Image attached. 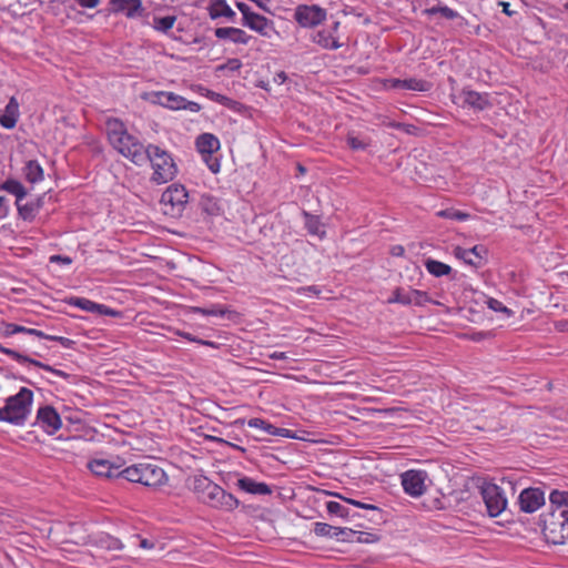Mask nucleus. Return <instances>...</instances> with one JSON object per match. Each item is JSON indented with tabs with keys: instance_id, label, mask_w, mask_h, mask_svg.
Returning <instances> with one entry per match:
<instances>
[{
	"instance_id": "nucleus-13",
	"label": "nucleus",
	"mask_w": 568,
	"mask_h": 568,
	"mask_svg": "<svg viewBox=\"0 0 568 568\" xmlns=\"http://www.w3.org/2000/svg\"><path fill=\"white\" fill-rule=\"evenodd\" d=\"M426 474L420 470H407L402 474L404 491L413 497L422 496L426 490Z\"/></svg>"
},
{
	"instance_id": "nucleus-38",
	"label": "nucleus",
	"mask_w": 568,
	"mask_h": 568,
	"mask_svg": "<svg viewBox=\"0 0 568 568\" xmlns=\"http://www.w3.org/2000/svg\"><path fill=\"white\" fill-rule=\"evenodd\" d=\"M176 21L175 16L155 17L153 19V28L156 31L166 33L171 30Z\"/></svg>"
},
{
	"instance_id": "nucleus-31",
	"label": "nucleus",
	"mask_w": 568,
	"mask_h": 568,
	"mask_svg": "<svg viewBox=\"0 0 568 568\" xmlns=\"http://www.w3.org/2000/svg\"><path fill=\"white\" fill-rule=\"evenodd\" d=\"M0 190H3L6 192L14 195L16 196V204H19V202H21L26 197V195H27V190L23 186V184L20 181L14 180V179L6 180L0 185Z\"/></svg>"
},
{
	"instance_id": "nucleus-56",
	"label": "nucleus",
	"mask_w": 568,
	"mask_h": 568,
	"mask_svg": "<svg viewBox=\"0 0 568 568\" xmlns=\"http://www.w3.org/2000/svg\"><path fill=\"white\" fill-rule=\"evenodd\" d=\"M556 328L560 332L568 331V322L560 321V322L556 323Z\"/></svg>"
},
{
	"instance_id": "nucleus-26",
	"label": "nucleus",
	"mask_w": 568,
	"mask_h": 568,
	"mask_svg": "<svg viewBox=\"0 0 568 568\" xmlns=\"http://www.w3.org/2000/svg\"><path fill=\"white\" fill-rule=\"evenodd\" d=\"M247 425L252 428L262 429L268 435L294 438L290 429L275 427L274 425L270 424L268 422L262 418H251L247 422Z\"/></svg>"
},
{
	"instance_id": "nucleus-45",
	"label": "nucleus",
	"mask_w": 568,
	"mask_h": 568,
	"mask_svg": "<svg viewBox=\"0 0 568 568\" xmlns=\"http://www.w3.org/2000/svg\"><path fill=\"white\" fill-rule=\"evenodd\" d=\"M488 307L495 312H504V313H507L508 315L511 313L510 310H508L501 302H499L498 300H495V298H489L488 302Z\"/></svg>"
},
{
	"instance_id": "nucleus-42",
	"label": "nucleus",
	"mask_w": 568,
	"mask_h": 568,
	"mask_svg": "<svg viewBox=\"0 0 568 568\" xmlns=\"http://www.w3.org/2000/svg\"><path fill=\"white\" fill-rule=\"evenodd\" d=\"M437 215L440 217H445V219H449V220H458V221H466L469 219L468 213H465V212H462L458 210H454V209L442 210V211L437 212Z\"/></svg>"
},
{
	"instance_id": "nucleus-37",
	"label": "nucleus",
	"mask_w": 568,
	"mask_h": 568,
	"mask_svg": "<svg viewBox=\"0 0 568 568\" xmlns=\"http://www.w3.org/2000/svg\"><path fill=\"white\" fill-rule=\"evenodd\" d=\"M551 507L568 510V491L552 490L549 496Z\"/></svg>"
},
{
	"instance_id": "nucleus-17",
	"label": "nucleus",
	"mask_w": 568,
	"mask_h": 568,
	"mask_svg": "<svg viewBox=\"0 0 568 568\" xmlns=\"http://www.w3.org/2000/svg\"><path fill=\"white\" fill-rule=\"evenodd\" d=\"M77 545H88V544H94L95 546L100 547L101 549L115 551L123 549V544L120 539L112 537L108 534H101L97 536L93 540L90 536H83L79 540L73 541Z\"/></svg>"
},
{
	"instance_id": "nucleus-39",
	"label": "nucleus",
	"mask_w": 568,
	"mask_h": 568,
	"mask_svg": "<svg viewBox=\"0 0 568 568\" xmlns=\"http://www.w3.org/2000/svg\"><path fill=\"white\" fill-rule=\"evenodd\" d=\"M346 143L354 151H364L371 145L369 139L359 138L353 133L347 134Z\"/></svg>"
},
{
	"instance_id": "nucleus-14",
	"label": "nucleus",
	"mask_w": 568,
	"mask_h": 568,
	"mask_svg": "<svg viewBox=\"0 0 568 568\" xmlns=\"http://www.w3.org/2000/svg\"><path fill=\"white\" fill-rule=\"evenodd\" d=\"M545 504V494L539 488H525L518 497V505L521 511L531 514Z\"/></svg>"
},
{
	"instance_id": "nucleus-36",
	"label": "nucleus",
	"mask_w": 568,
	"mask_h": 568,
	"mask_svg": "<svg viewBox=\"0 0 568 568\" xmlns=\"http://www.w3.org/2000/svg\"><path fill=\"white\" fill-rule=\"evenodd\" d=\"M69 304L91 313H97V310L101 308L100 304L84 297H71Z\"/></svg>"
},
{
	"instance_id": "nucleus-34",
	"label": "nucleus",
	"mask_w": 568,
	"mask_h": 568,
	"mask_svg": "<svg viewBox=\"0 0 568 568\" xmlns=\"http://www.w3.org/2000/svg\"><path fill=\"white\" fill-rule=\"evenodd\" d=\"M425 267L428 273L436 277L448 275L452 272V267L449 265L433 258H427L425 261Z\"/></svg>"
},
{
	"instance_id": "nucleus-3",
	"label": "nucleus",
	"mask_w": 568,
	"mask_h": 568,
	"mask_svg": "<svg viewBox=\"0 0 568 568\" xmlns=\"http://www.w3.org/2000/svg\"><path fill=\"white\" fill-rule=\"evenodd\" d=\"M33 399V393L22 387L18 394L10 396L6 405L0 407V422H7L14 425H22L27 420Z\"/></svg>"
},
{
	"instance_id": "nucleus-53",
	"label": "nucleus",
	"mask_w": 568,
	"mask_h": 568,
	"mask_svg": "<svg viewBox=\"0 0 568 568\" xmlns=\"http://www.w3.org/2000/svg\"><path fill=\"white\" fill-rule=\"evenodd\" d=\"M194 312L195 313H200L202 315H217V314H222V312L217 313L215 310H205V308H201V307H195Z\"/></svg>"
},
{
	"instance_id": "nucleus-43",
	"label": "nucleus",
	"mask_w": 568,
	"mask_h": 568,
	"mask_svg": "<svg viewBox=\"0 0 568 568\" xmlns=\"http://www.w3.org/2000/svg\"><path fill=\"white\" fill-rule=\"evenodd\" d=\"M326 509H327L328 514L336 515L342 518H346L349 516V510L345 506H343L342 504H339L337 501H328L326 504Z\"/></svg>"
},
{
	"instance_id": "nucleus-7",
	"label": "nucleus",
	"mask_w": 568,
	"mask_h": 568,
	"mask_svg": "<svg viewBox=\"0 0 568 568\" xmlns=\"http://www.w3.org/2000/svg\"><path fill=\"white\" fill-rule=\"evenodd\" d=\"M195 145L202 154L203 161L212 173H219L221 169L220 160L214 155L220 150V141L212 133H202L196 138Z\"/></svg>"
},
{
	"instance_id": "nucleus-16",
	"label": "nucleus",
	"mask_w": 568,
	"mask_h": 568,
	"mask_svg": "<svg viewBox=\"0 0 568 568\" xmlns=\"http://www.w3.org/2000/svg\"><path fill=\"white\" fill-rule=\"evenodd\" d=\"M111 12L124 13L126 18L141 17L144 12L141 0H110Z\"/></svg>"
},
{
	"instance_id": "nucleus-41",
	"label": "nucleus",
	"mask_w": 568,
	"mask_h": 568,
	"mask_svg": "<svg viewBox=\"0 0 568 568\" xmlns=\"http://www.w3.org/2000/svg\"><path fill=\"white\" fill-rule=\"evenodd\" d=\"M213 484L205 476H195L193 479V490L197 494L199 499H202L203 496L209 490L210 486Z\"/></svg>"
},
{
	"instance_id": "nucleus-8",
	"label": "nucleus",
	"mask_w": 568,
	"mask_h": 568,
	"mask_svg": "<svg viewBox=\"0 0 568 568\" xmlns=\"http://www.w3.org/2000/svg\"><path fill=\"white\" fill-rule=\"evenodd\" d=\"M480 494L490 517H497L506 509L507 498L500 486L486 483L481 486Z\"/></svg>"
},
{
	"instance_id": "nucleus-22",
	"label": "nucleus",
	"mask_w": 568,
	"mask_h": 568,
	"mask_svg": "<svg viewBox=\"0 0 568 568\" xmlns=\"http://www.w3.org/2000/svg\"><path fill=\"white\" fill-rule=\"evenodd\" d=\"M0 352L3 353V354H7L9 356H11L12 358H14L16 361L20 362V363H29V364H32L34 366H38L42 369H45L50 373H52L53 375H57V376H60V377H63L65 378L68 375L62 372V371H59V369H55L47 364H43L39 361H36L33 358H30L26 355H22L21 353L12 349V348H8V347H4L0 344Z\"/></svg>"
},
{
	"instance_id": "nucleus-49",
	"label": "nucleus",
	"mask_w": 568,
	"mask_h": 568,
	"mask_svg": "<svg viewBox=\"0 0 568 568\" xmlns=\"http://www.w3.org/2000/svg\"><path fill=\"white\" fill-rule=\"evenodd\" d=\"M241 67L242 63L239 59H230L225 65L221 67V69L227 68L232 71H235L239 70Z\"/></svg>"
},
{
	"instance_id": "nucleus-27",
	"label": "nucleus",
	"mask_w": 568,
	"mask_h": 568,
	"mask_svg": "<svg viewBox=\"0 0 568 568\" xmlns=\"http://www.w3.org/2000/svg\"><path fill=\"white\" fill-rule=\"evenodd\" d=\"M237 486L242 490L253 495H270L272 489L265 483H257L250 477H242L237 480Z\"/></svg>"
},
{
	"instance_id": "nucleus-47",
	"label": "nucleus",
	"mask_w": 568,
	"mask_h": 568,
	"mask_svg": "<svg viewBox=\"0 0 568 568\" xmlns=\"http://www.w3.org/2000/svg\"><path fill=\"white\" fill-rule=\"evenodd\" d=\"M180 335L184 338H186L187 341L190 342H196V343H200L202 345H207V346H214V343L213 342H209V341H203V339H199L194 336H192L190 333H180Z\"/></svg>"
},
{
	"instance_id": "nucleus-30",
	"label": "nucleus",
	"mask_w": 568,
	"mask_h": 568,
	"mask_svg": "<svg viewBox=\"0 0 568 568\" xmlns=\"http://www.w3.org/2000/svg\"><path fill=\"white\" fill-rule=\"evenodd\" d=\"M313 41L324 49L335 50L341 47V43L334 38L333 32L329 30H320L315 32Z\"/></svg>"
},
{
	"instance_id": "nucleus-54",
	"label": "nucleus",
	"mask_w": 568,
	"mask_h": 568,
	"mask_svg": "<svg viewBox=\"0 0 568 568\" xmlns=\"http://www.w3.org/2000/svg\"><path fill=\"white\" fill-rule=\"evenodd\" d=\"M404 247L402 245H395L392 247V251L390 253L394 255V256H403L404 255Z\"/></svg>"
},
{
	"instance_id": "nucleus-46",
	"label": "nucleus",
	"mask_w": 568,
	"mask_h": 568,
	"mask_svg": "<svg viewBox=\"0 0 568 568\" xmlns=\"http://www.w3.org/2000/svg\"><path fill=\"white\" fill-rule=\"evenodd\" d=\"M236 7L243 16V22L247 20V18L254 12L251 11L250 7L244 2H236Z\"/></svg>"
},
{
	"instance_id": "nucleus-33",
	"label": "nucleus",
	"mask_w": 568,
	"mask_h": 568,
	"mask_svg": "<svg viewBox=\"0 0 568 568\" xmlns=\"http://www.w3.org/2000/svg\"><path fill=\"white\" fill-rule=\"evenodd\" d=\"M485 253H486V250L481 245H475L474 247H471L469 250H465V248H462V247H457L455 250V255L457 257L464 260V262L469 264V265H476V262L471 257V255H474L477 258H481L483 254H485Z\"/></svg>"
},
{
	"instance_id": "nucleus-55",
	"label": "nucleus",
	"mask_w": 568,
	"mask_h": 568,
	"mask_svg": "<svg viewBox=\"0 0 568 568\" xmlns=\"http://www.w3.org/2000/svg\"><path fill=\"white\" fill-rule=\"evenodd\" d=\"M271 359H286L287 355L284 352H273L268 355Z\"/></svg>"
},
{
	"instance_id": "nucleus-6",
	"label": "nucleus",
	"mask_w": 568,
	"mask_h": 568,
	"mask_svg": "<svg viewBox=\"0 0 568 568\" xmlns=\"http://www.w3.org/2000/svg\"><path fill=\"white\" fill-rule=\"evenodd\" d=\"M189 194L181 184L170 185L161 196V204L166 215L180 216L187 204Z\"/></svg>"
},
{
	"instance_id": "nucleus-4",
	"label": "nucleus",
	"mask_w": 568,
	"mask_h": 568,
	"mask_svg": "<svg viewBox=\"0 0 568 568\" xmlns=\"http://www.w3.org/2000/svg\"><path fill=\"white\" fill-rule=\"evenodd\" d=\"M542 532L546 540L554 545L568 541V510L552 507L542 516Z\"/></svg>"
},
{
	"instance_id": "nucleus-51",
	"label": "nucleus",
	"mask_w": 568,
	"mask_h": 568,
	"mask_svg": "<svg viewBox=\"0 0 568 568\" xmlns=\"http://www.w3.org/2000/svg\"><path fill=\"white\" fill-rule=\"evenodd\" d=\"M83 8H95L100 0H75Z\"/></svg>"
},
{
	"instance_id": "nucleus-5",
	"label": "nucleus",
	"mask_w": 568,
	"mask_h": 568,
	"mask_svg": "<svg viewBox=\"0 0 568 568\" xmlns=\"http://www.w3.org/2000/svg\"><path fill=\"white\" fill-rule=\"evenodd\" d=\"M124 477L131 483H138L146 487H158L168 480L163 468L153 463H139L124 468Z\"/></svg>"
},
{
	"instance_id": "nucleus-52",
	"label": "nucleus",
	"mask_w": 568,
	"mask_h": 568,
	"mask_svg": "<svg viewBox=\"0 0 568 568\" xmlns=\"http://www.w3.org/2000/svg\"><path fill=\"white\" fill-rule=\"evenodd\" d=\"M387 83L389 85V88H393V89H403V80L400 79H389L387 80Z\"/></svg>"
},
{
	"instance_id": "nucleus-29",
	"label": "nucleus",
	"mask_w": 568,
	"mask_h": 568,
	"mask_svg": "<svg viewBox=\"0 0 568 568\" xmlns=\"http://www.w3.org/2000/svg\"><path fill=\"white\" fill-rule=\"evenodd\" d=\"M314 532L317 536L331 538H338L341 535H346L347 532L355 534V531H353L352 529H342L325 523H315Z\"/></svg>"
},
{
	"instance_id": "nucleus-19",
	"label": "nucleus",
	"mask_w": 568,
	"mask_h": 568,
	"mask_svg": "<svg viewBox=\"0 0 568 568\" xmlns=\"http://www.w3.org/2000/svg\"><path fill=\"white\" fill-rule=\"evenodd\" d=\"M463 106H468L475 111H483L490 106L487 93H479L473 90H463L459 94Z\"/></svg>"
},
{
	"instance_id": "nucleus-15",
	"label": "nucleus",
	"mask_w": 568,
	"mask_h": 568,
	"mask_svg": "<svg viewBox=\"0 0 568 568\" xmlns=\"http://www.w3.org/2000/svg\"><path fill=\"white\" fill-rule=\"evenodd\" d=\"M388 302L399 303L403 305H424L430 302V298L428 297L427 293L418 290L396 288Z\"/></svg>"
},
{
	"instance_id": "nucleus-58",
	"label": "nucleus",
	"mask_w": 568,
	"mask_h": 568,
	"mask_svg": "<svg viewBox=\"0 0 568 568\" xmlns=\"http://www.w3.org/2000/svg\"><path fill=\"white\" fill-rule=\"evenodd\" d=\"M500 4L503 6L504 13H506L508 16L513 14V11H510V9H509L510 4L508 2H500Z\"/></svg>"
},
{
	"instance_id": "nucleus-40",
	"label": "nucleus",
	"mask_w": 568,
	"mask_h": 568,
	"mask_svg": "<svg viewBox=\"0 0 568 568\" xmlns=\"http://www.w3.org/2000/svg\"><path fill=\"white\" fill-rule=\"evenodd\" d=\"M424 13L427 16H435L439 13L442 17L448 20H453L458 17V13L455 10L448 8L447 6H436L427 8L424 10Z\"/></svg>"
},
{
	"instance_id": "nucleus-12",
	"label": "nucleus",
	"mask_w": 568,
	"mask_h": 568,
	"mask_svg": "<svg viewBox=\"0 0 568 568\" xmlns=\"http://www.w3.org/2000/svg\"><path fill=\"white\" fill-rule=\"evenodd\" d=\"M326 18V11L318 6H298L295 10V20L304 28L320 24Z\"/></svg>"
},
{
	"instance_id": "nucleus-25",
	"label": "nucleus",
	"mask_w": 568,
	"mask_h": 568,
	"mask_svg": "<svg viewBox=\"0 0 568 568\" xmlns=\"http://www.w3.org/2000/svg\"><path fill=\"white\" fill-rule=\"evenodd\" d=\"M19 119V102L11 97L6 105L3 114L0 115V124L6 129H13Z\"/></svg>"
},
{
	"instance_id": "nucleus-48",
	"label": "nucleus",
	"mask_w": 568,
	"mask_h": 568,
	"mask_svg": "<svg viewBox=\"0 0 568 568\" xmlns=\"http://www.w3.org/2000/svg\"><path fill=\"white\" fill-rule=\"evenodd\" d=\"M50 262L51 263H63V264L69 265L72 263V258L69 256H63V255H52V256H50Z\"/></svg>"
},
{
	"instance_id": "nucleus-62",
	"label": "nucleus",
	"mask_w": 568,
	"mask_h": 568,
	"mask_svg": "<svg viewBox=\"0 0 568 568\" xmlns=\"http://www.w3.org/2000/svg\"><path fill=\"white\" fill-rule=\"evenodd\" d=\"M298 170H300V172H304L305 171V169L302 165L298 166Z\"/></svg>"
},
{
	"instance_id": "nucleus-1",
	"label": "nucleus",
	"mask_w": 568,
	"mask_h": 568,
	"mask_svg": "<svg viewBox=\"0 0 568 568\" xmlns=\"http://www.w3.org/2000/svg\"><path fill=\"white\" fill-rule=\"evenodd\" d=\"M108 138L112 146L136 165L145 163V148L135 136L128 133L125 125L118 119L106 122Z\"/></svg>"
},
{
	"instance_id": "nucleus-59",
	"label": "nucleus",
	"mask_w": 568,
	"mask_h": 568,
	"mask_svg": "<svg viewBox=\"0 0 568 568\" xmlns=\"http://www.w3.org/2000/svg\"><path fill=\"white\" fill-rule=\"evenodd\" d=\"M308 229H310V231H311V232H313V233H316V231H317V230H316V227H315V223H313V222H310V223H308Z\"/></svg>"
},
{
	"instance_id": "nucleus-21",
	"label": "nucleus",
	"mask_w": 568,
	"mask_h": 568,
	"mask_svg": "<svg viewBox=\"0 0 568 568\" xmlns=\"http://www.w3.org/2000/svg\"><path fill=\"white\" fill-rule=\"evenodd\" d=\"M214 34L217 39H227L236 44H247L252 38L244 30L233 27L216 28Z\"/></svg>"
},
{
	"instance_id": "nucleus-28",
	"label": "nucleus",
	"mask_w": 568,
	"mask_h": 568,
	"mask_svg": "<svg viewBox=\"0 0 568 568\" xmlns=\"http://www.w3.org/2000/svg\"><path fill=\"white\" fill-rule=\"evenodd\" d=\"M42 197L28 201L27 203L19 202L17 205L20 217L24 221H32L42 207Z\"/></svg>"
},
{
	"instance_id": "nucleus-32",
	"label": "nucleus",
	"mask_w": 568,
	"mask_h": 568,
	"mask_svg": "<svg viewBox=\"0 0 568 568\" xmlns=\"http://www.w3.org/2000/svg\"><path fill=\"white\" fill-rule=\"evenodd\" d=\"M23 174L26 180L30 183H38L43 180V169L36 160L26 162Z\"/></svg>"
},
{
	"instance_id": "nucleus-57",
	"label": "nucleus",
	"mask_w": 568,
	"mask_h": 568,
	"mask_svg": "<svg viewBox=\"0 0 568 568\" xmlns=\"http://www.w3.org/2000/svg\"><path fill=\"white\" fill-rule=\"evenodd\" d=\"M140 547L144 548V549H151V548H153V544L151 541H149L148 539H142L140 541Z\"/></svg>"
},
{
	"instance_id": "nucleus-11",
	"label": "nucleus",
	"mask_w": 568,
	"mask_h": 568,
	"mask_svg": "<svg viewBox=\"0 0 568 568\" xmlns=\"http://www.w3.org/2000/svg\"><path fill=\"white\" fill-rule=\"evenodd\" d=\"M0 333L4 337H9V336H12V335L18 334V333H23V334H27V335H33V336L39 337V338H44V339H49V341L59 342L63 347H70L73 344V342L71 339L67 338V337L48 335V334L43 333L42 331H39V329H36V328H28V327H24V326H21V325H18V324H13V323H2L1 324V328H0Z\"/></svg>"
},
{
	"instance_id": "nucleus-35",
	"label": "nucleus",
	"mask_w": 568,
	"mask_h": 568,
	"mask_svg": "<svg viewBox=\"0 0 568 568\" xmlns=\"http://www.w3.org/2000/svg\"><path fill=\"white\" fill-rule=\"evenodd\" d=\"M402 84H403V89H405V90H412V91H418V92H426V91L430 90V88H432V84L428 81L422 80V79H415V78L404 79Z\"/></svg>"
},
{
	"instance_id": "nucleus-50",
	"label": "nucleus",
	"mask_w": 568,
	"mask_h": 568,
	"mask_svg": "<svg viewBox=\"0 0 568 568\" xmlns=\"http://www.w3.org/2000/svg\"><path fill=\"white\" fill-rule=\"evenodd\" d=\"M101 308L97 310V314H101V315H110V316H116L119 314V312L103 305V304H100Z\"/></svg>"
},
{
	"instance_id": "nucleus-18",
	"label": "nucleus",
	"mask_w": 568,
	"mask_h": 568,
	"mask_svg": "<svg viewBox=\"0 0 568 568\" xmlns=\"http://www.w3.org/2000/svg\"><path fill=\"white\" fill-rule=\"evenodd\" d=\"M160 103L172 110L187 109L192 112H197L200 105L196 102L186 101L183 97L172 92H162L159 97Z\"/></svg>"
},
{
	"instance_id": "nucleus-2",
	"label": "nucleus",
	"mask_w": 568,
	"mask_h": 568,
	"mask_svg": "<svg viewBox=\"0 0 568 568\" xmlns=\"http://www.w3.org/2000/svg\"><path fill=\"white\" fill-rule=\"evenodd\" d=\"M145 162L151 163L153 173L151 181L156 184H164L172 181L176 173L178 166L172 155L159 145L149 144L145 148Z\"/></svg>"
},
{
	"instance_id": "nucleus-61",
	"label": "nucleus",
	"mask_w": 568,
	"mask_h": 568,
	"mask_svg": "<svg viewBox=\"0 0 568 568\" xmlns=\"http://www.w3.org/2000/svg\"><path fill=\"white\" fill-rule=\"evenodd\" d=\"M278 77H280V79H283V80H285V78H286V77H285V74H284L283 72H282V73H280V74H278Z\"/></svg>"
},
{
	"instance_id": "nucleus-10",
	"label": "nucleus",
	"mask_w": 568,
	"mask_h": 568,
	"mask_svg": "<svg viewBox=\"0 0 568 568\" xmlns=\"http://www.w3.org/2000/svg\"><path fill=\"white\" fill-rule=\"evenodd\" d=\"M124 462L121 458L114 460L97 458L88 464L89 469L99 477L119 478L124 477Z\"/></svg>"
},
{
	"instance_id": "nucleus-60",
	"label": "nucleus",
	"mask_w": 568,
	"mask_h": 568,
	"mask_svg": "<svg viewBox=\"0 0 568 568\" xmlns=\"http://www.w3.org/2000/svg\"><path fill=\"white\" fill-rule=\"evenodd\" d=\"M338 26H339V22H337V21L334 22L333 30L335 31L338 28Z\"/></svg>"
},
{
	"instance_id": "nucleus-23",
	"label": "nucleus",
	"mask_w": 568,
	"mask_h": 568,
	"mask_svg": "<svg viewBox=\"0 0 568 568\" xmlns=\"http://www.w3.org/2000/svg\"><path fill=\"white\" fill-rule=\"evenodd\" d=\"M243 26L256 31L263 37L270 38L273 31V23L267 18L262 14L253 13L251 14L245 22H242Z\"/></svg>"
},
{
	"instance_id": "nucleus-24",
	"label": "nucleus",
	"mask_w": 568,
	"mask_h": 568,
	"mask_svg": "<svg viewBox=\"0 0 568 568\" xmlns=\"http://www.w3.org/2000/svg\"><path fill=\"white\" fill-rule=\"evenodd\" d=\"M207 12L211 19L226 18L233 21L236 17L235 11L227 4L226 0H210Z\"/></svg>"
},
{
	"instance_id": "nucleus-9",
	"label": "nucleus",
	"mask_w": 568,
	"mask_h": 568,
	"mask_svg": "<svg viewBox=\"0 0 568 568\" xmlns=\"http://www.w3.org/2000/svg\"><path fill=\"white\" fill-rule=\"evenodd\" d=\"M203 503L224 510H233L239 506V500L222 487L212 484L206 494L201 499Z\"/></svg>"
},
{
	"instance_id": "nucleus-44",
	"label": "nucleus",
	"mask_w": 568,
	"mask_h": 568,
	"mask_svg": "<svg viewBox=\"0 0 568 568\" xmlns=\"http://www.w3.org/2000/svg\"><path fill=\"white\" fill-rule=\"evenodd\" d=\"M336 497L343 499L344 501H346L347 504H351V505H354L358 508H363V509H369V510H377V507L374 506V505H371V504H365V503H362V501H358V500H355V499H352V498H346L339 494H335Z\"/></svg>"
},
{
	"instance_id": "nucleus-20",
	"label": "nucleus",
	"mask_w": 568,
	"mask_h": 568,
	"mask_svg": "<svg viewBox=\"0 0 568 568\" xmlns=\"http://www.w3.org/2000/svg\"><path fill=\"white\" fill-rule=\"evenodd\" d=\"M38 420L48 434H54L62 425L59 414L51 406L38 410Z\"/></svg>"
}]
</instances>
